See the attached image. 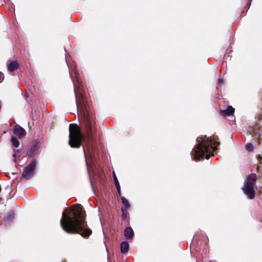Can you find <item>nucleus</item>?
<instances>
[{"label": "nucleus", "mask_w": 262, "mask_h": 262, "mask_svg": "<svg viewBox=\"0 0 262 262\" xmlns=\"http://www.w3.org/2000/svg\"><path fill=\"white\" fill-rule=\"evenodd\" d=\"M60 224L64 231L69 233H78L85 237L92 234L83 214H62Z\"/></svg>", "instance_id": "f257e3e1"}, {"label": "nucleus", "mask_w": 262, "mask_h": 262, "mask_svg": "<svg viewBox=\"0 0 262 262\" xmlns=\"http://www.w3.org/2000/svg\"><path fill=\"white\" fill-rule=\"evenodd\" d=\"M77 84H75L74 92L76 96V101L77 112L79 116L83 118L84 123L86 129V136L90 139L92 138V119L87 111L84 110V96L81 88V83L78 75L75 73Z\"/></svg>", "instance_id": "f03ea898"}, {"label": "nucleus", "mask_w": 262, "mask_h": 262, "mask_svg": "<svg viewBox=\"0 0 262 262\" xmlns=\"http://www.w3.org/2000/svg\"><path fill=\"white\" fill-rule=\"evenodd\" d=\"M217 139H211L206 136L199 137L196 141L198 143L191 152L192 157L194 160H200L205 157L206 159L214 155V152L219 145Z\"/></svg>", "instance_id": "7ed1b4c3"}, {"label": "nucleus", "mask_w": 262, "mask_h": 262, "mask_svg": "<svg viewBox=\"0 0 262 262\" xmlns=\"http://www.w3.org/2000/svg\"><path fill=\"white\" fill-rule=\"evenodd\" d=\"M83 136L79 127L74 124H71L69 127V144L73 148H79L81 146Z\"/></svg>", "instance_id": "20e7f679"}, {"label": "nucleus", "mask_w": 262, "mask_h": 262, "mask_svg": "<svg viewBox=\"0 0 262 262\" xmlns=\"http://www.w3.org/2000/svg\"><path fill=\"white\" fill-rule=\"evenodd\" d=\"M256 179L257 176L256 174L252 173L250 174L243 188L244 193L250 199H252L255 196L254 186Z\"/></svg>", "instance_id": "39448f33"}, {"label": "nucleus", "mask_w": 262, "mask_h": 262, "mask_svg": "<svg viewBox=\"0 0 262 262\" xmlns=\"http://www.w3.org/2000/svg\"><path fill=\"white\" fill-rule=\"evenodd\" d=\"M35 166L36 163L35 161H32L29 165L25 167L22 174L23 177L26 179L31 178L34 173Z\"/></svg>", "instance_id": "423d86ee"}, {"label": "nucleus", "mask_w": 262, "mask_h": 262, "mask_svg": "<svg viewBox=\"0 0 262 262\" xmlns=\"http://www.w3.org/2000/svg\"><path fill=\"white\" fill-rule=\"evenodd\" d=\"M83 207L80 204L73 205L67 209L63 213H83Z\"/></svg>", "instance_id": "0eeeda50"}, {"label": "nucleus", "mask_w": 262, "mask_h": 262, "mask_svg": "<svg viewBox=\"0 0 262 262\" xmlns=\"http://www.w3.org/2000/svg\"><path fill=\"white\" fill-rule=\"evenodd\" d=\"M14 134L19 138L24 137L26 135V131L19 125H16L14 128Z\"/></svg>", "instance_id": "6e6552de"}, {"label": "nucleus", "mask_w": 262, "mask_h": 262, "mask_svg": "<svg viewBox=\"0 0 262 262\" xmlns=\"http://www.w3.org/2000/svg\"><path fill=\"white\" fill-rule=\"evenodd\" d=\"M234 109L231 106H229L227 109L221 111V114L224 116H229L232 115L234 113Z\"/></svg>", "instance_id": "1a4fd4ad"}, {"label": "nucleus", "mask_w": 262, "mask_h": 262, "mask_svg": "<svg viewBox=\"0 0 262 262\" xmlns=\"http://www.w3.org/2000/svg\"><path fill=\"white\" fill-rule=\"evenodd\" d=\"M19 67L18 63L16 61L10 62L8 66V70L10 72L15 71Z\"/></svg>", "instance_id": "9d476101"}, {"label": "nucleus", "mask_w": 262, "mask_h": 262, "mask_svg": "<svg viewBox=\"0 0 262 262\" xmlns=\"http://www.w3.org/2000/svg\"><path fill=\"white\" fill-rule=\"evenodd\" d=\"M124 235L128 239L132 238L134 235V231L132 228L126 227L124 230Z\"/></svg>", "instance_id": "9b49d317"}, {"label": "nucleus", "mask_w": 262, "mask_h": 262, "mask_svg": "<svg viewBox=\"0 0 262 262\" xmlns=\"http://www.w3.org/2000/svg\"><path fill=\"white\" fill-rule=\"evenodd\" d=\"M129 248V245L126 242H123L120 245V250L122 253H126Z\"/></svg>", "instance_id": "f8f14e48"}, {"label": "nucleus", "mask_w": 262, "mask_h": 262, "mask_svg": "<svg viewBox=\"0 0 262 262\" xmlns=\"http://www.w3.org/2000/svg\"><path fill=\"white\" fill-rule=\"evenodd\" d=\"M121 200L122 204L123 205V207L122 208V213H124V212L127 211V209L129 207L130 205L127 200L125 198H122Z\"/></svg>", "instance_id": "ddd939ff"}, {"label": "nucleus", "mask_w": 262, "mask_h": 262, "mask_svg": "<svg viewBox=\"0 0 262 262\" xmlns=\"http://www.w3.org/2000/svg\"><path fill=\"white\" fill-rule=\"evenodd\" d=\"M11 142L13 146H14L15 147H18L19 145V142L18 140L14 137L11 138Z\"/></svg>", "instance_id": "4468645a"}, {"label": "nucleus", "mask_w": 262, "mask_h": 262, "mask_svg": "<svg viewBox=\"0 0 262 262\" xmlns=\"http://www.w3.org/2000/svg\"><path fill=\"white\" fill-rule=\"evenodd\" d=\"M246 148L249 151H252L254 149V146L251 143H247L246 145Z\"/></svg>", "instance_id": "2eb2a0df"}, {"label": "nucleus", "mask_w": 262, "mask_h": 262, "mask_svg": "<svg viewBox=\"0 0 262 262\" xmlns=\"http://www.w3.org/2000/svg\"><path fill=\"white\" fill-rule=\"evenodd\" d=\"M13 218H14L13 215L12 214H10L5 219L4 222H5L6 224L9 223V221H12L13 219Z\"/></svg>", "instance_id": "dca6fc26"}, {"label": "nucleus", "mask_w": 262, "mask_h": 262, "mask_svg": "<svg viewBox=\"0 0 262 262\" xmlns=\"http://www.w3.org/2000/svg\"><path fill=\"white\" fill-rule=\"evenodd\" d=\"M115 186H116V187L118 192L120 194V187L119 183L118 182V183H115Z\"/></svg>", "instance_id": "f3484780"}, {"label": "nucleus", "mask_w": 262, "mask_h": 262, "mask_svg": "<svg viewBox=\"0 0 262 262\" xmlns=\"http://www.w3.org/2000/svg\"><path fill=\"white\" fill-rule=\"evenodd\" d=\"M113 178H114V182H115V183H118L119 182L117 178V177L116 176V174L114 172H113Z\"/></svg>", "instance_id": "a211bd4d"}, {"label": "nucleus", "mask_w": 262, "mask_h": 262, "mask_svg": "<svg viewBox=\"0 0 262 262\" xmlns=\"http://www.w3.org/2000/svg\"><path fill=\"white\" fill-rule=\"evenodd\" d=\"M4 79V76L3 73L0 72V83L2 82Z\"/></svg>", "instance_id": "6ab92c4d"}, {"label": "nucleus", "mask_w": 262, "mask_h": 262, "mask_svg": "<svg viewBox=\"0 0 262 262\" xmlns=\"http://www.w3.org/2000/svg\"><path fill=\"white\" fill-rule=\"evenodd\" d=\"M258 161L261 163V160H262V157L260 156H258Z\"/></svg>", "instance_id": "aec40b11"}, {"label": "nucleus", "mask_w": 262, "mask_h": 262, "mask_svg": "<svg viewBox=\"0 0 262 262\" xmlns=\"http://www.w3.org/2000/svg\"><path fill=\"white\" fill-rule=\"evenodd\" d=\"M126 217V214H122V219H125Z\"/></svg>", "instance_id": "412c9836"}, {"label": "nucleus", "mask_w": 262, "mask_h": 262, "mask_svg": "<svg viewBox=\"0 0 262 262\" xmlns=\"http://www.w3.org/2000/svg\"><path fill=\"white\" fill-rule=\"evenodd\" d=\"M219 81L221 83H223V80L221 79V78H219Z\"/></svg>", "instance_id": "4be33fe9"}]
</instances>
